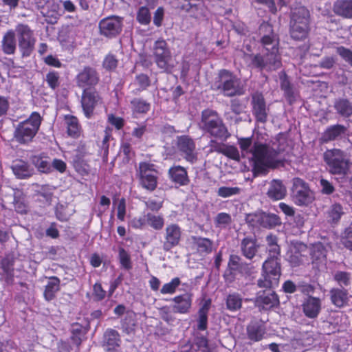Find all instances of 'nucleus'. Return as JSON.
I'll list each match as a JSON object with an SVG mask.
<instances>
[{"mask_svg":"<svg viewBox=\"0 0 352 352\" xmlns=\"http://www.w3.org/2000/svg\"><path fill=\"white\" fill-rule=\"evenodd\" d=\"M238 142L240 148L241 149L243 155H245L249 153L252 155V150L254 149V146H252V141L251 138H240L239 139Z\"/></svg>","mask_w":352,"mask_h":352,"instance_id":"6e6d98bb","label":"nucleus"},{"mask_svg":"<svg viewBox=\"0 0 352 352\" xmlns=\"http://www.w3.org/2000/svg\"><path fill=\"white\" fill-rule=\"evenodd\" d=\"M101 102V98L96 91L84 89L81 104L86 117L89 118L94 109Z\"/></svg>","mask_w":352,"mask_h":352,"instance_id":"6ab92c4d","label":"nucleus"},{"mask_svg":"<svg viewBox=\"0 0 352 352\" xmlns=\"http://www.w3.org/2000/svg\"><path fill=\"white\" fill-rule=\"evenodd\" d=\"M248 338L255 342L261 340L265 334V329L257 323H252L248 327Z\"/></svg>","mask_w":352,"mask_h":352,"instance_id":"e433bc0d","label":"nucleus"},{"mask_svg":"<svg viewBox=\"0 0 352 352\" xmlns=\"http://www.w3.org/2000/svg\"><path fill=\"white\" fill-rule=\"evenodd\" d=\"M201 123L203 129L211 136L224 140L230 135L221 118L213 110L206 109L202 111Z\"/></svg>","mask_w":352,"mask_h":352,"instance_id":"0eeeda50","label":"nucleus"},{"mask_svg":"<svg viewBox=\"0 0 352 352\" xmlns=\"http://www.w3.org/2000/svg\"><path fill=\"white\" fill-rule=\"evenodd\" d=\"M232 223L231 215L226 212H220L214 218L215 228L220 230L226 229Z\"/></svg>","mask_w":352,"mask_h":352,"instance_id":"58836bf2","label":"nucleus"},{"mask_svg":"<svg viewBox=\"0 0 352 352\" xmlns=\"http://www.w3.org/2000/svg\"><path fill=\"white\" fill-rule=\"evenodd\" d=\"M12 169L14 174L19 179L28 178L33 174V170L30 168L28 163L23 160L14 161Z\"/></svg>","mask_w":352,"mask_h":352,"instance_id":"c756f323","label":"nucleus"},{"mask_svg":"<svg viewBox=\"0 0 352 352\" xmlns=\"http://www.w3.org/2000/svg\"><path fill=\"white\" fill-rule=\"evenodd\" d=\"M327 169L332 175H346L350 168V160L346 153L339 148L327 150L323 154Z\"/></svg>","mask_w":352,"mask_h":352,"instance_id":"39448f33","label":"nucleus"},{"mask_svg":"<svg viewBox=\"0 0 352 352\" xmlns=\"http://www.w3.org/2000/svg\"><path fill=\"white\" fill-rule=\"evenodd\" d=\"M264 212H256L248 214L246 216V221L253 227H262V221Z\"/></svg>","mask_w":352,"mask_h":352,"instance_id":"864d4df0","label":"nucleus"},{"mask_svg":"<svg viewBox=\"0 0 352 352\" xmlns=\"http://www.w3.org/2000/svg\"><path fill=\"white\" fill-rule=\"evenodd\" d=\"M280 274V263L276 260L265 261L263 264L262 276L257 280V285L260 288H274L278 285Z\"/></svg>","mask_w":352,"mask_h":352,"instance_id":"6e6552de","label":"nucleus"},{"mask_svg":"<svg viewBox=\"0 0 352 352\" xmlns=\"http://www.w3.org/2000/svg\"><path fill=\"white\" fill-rule=\"evenodd\" d=\"M180 283L181 281L179 278H174L170 282L166 283L162 286L160 292L162 294H172L175 293L177 287L180 285Z\"/></svg>","mask_w":352,"mask_h":352,"instance_id":"603ef678","label":"nucleus"},{"mask_svg":"<svg viewBox=\"0 0 352 352\" xmlns=\"http://www.w3.org/2000/svg\"><path fill=\"white\" fill-rule=\"evenodd\" d=\"M211 300H206L199 310V319L197 328L199 330H206L207 329L208 314L210 307Z\"/></svg>","mask_w":352,"mask_h":352,"instance_id":"72a5a7b5","label":"nucleus"},{"mask_svg":"<svg viewBox=\"0 0 352 352\" xmlns=\"http://www.w3.org/2000/svg\"><path fill=\"white\" fill-rule=\"evenodd\" d=\"M59 78L58 73L52 71L47 74L45 80L49 87L54 89L59 86Z\"/></svg>","mask_w":352,"mask_h":352,"instance_id":"680f3d73","label":"nucleus"},{"mask_svg":"<svg viewBox=\"0 0 352 352\" xmlns=\"http://www.w3.org/2000/svg\"><path fill=\"white\" fill-rule=\"evenodd\" d=\"M302 309L308 318H316L322 310V300L318 297L309 296L304 300Z\"/></svg>","mask_w":352,"mask_h":352,"instance_id":"a211bd4d","label":"nucleus"},{"mask_svg":"<svg viewBox=\"0 0 352 352\" xmlns=\"http://www.w3.org/2000/svg\"><path fill=\"white\" fill-rule=\"evenodd\" d=\"M122 327L123 330L126 333H130L134 329L135 321H134V314L128 313L122 322Z\"/></svg>","mask_w":352,"mask_h":352,"instance_id":"052dcab7","label":"nucleus"},{"mask_svg":"<svg viewBox=\"0 0 352 352\" xmlns=\"http://www.w3.org/2000/svg\"><path fill=\"white\" fill-rule=\"evenodd\" d=\"M252 113L258 122L265 123L267 120L269 108L262 94L256 92L252 96Z\"/></svg>","mask_w":352,"mask_h":352,"instance_id":"dca6fc26","label":"nucleus"},{"mask_svg":"<svg viewBox=\"0 0 352 352\" xmlns=\"http://www.w3.org/2000/svg\"><path fill=\"white\" fill-rule=\"evenodd\" d=\"M278 298L273 291L258 294L255 300V304L263 309L272 308L278 305Z\"/></svg>","mask_w":352,"mask_h":352,"instance_id":"a878e982","label":"nucleus"},{"mask_svg":"<svg viewBox=\"0 0 352 352\" xmlns=\"http://www.w3.org/2000/svg\"><path fill=\"white\" fill-rule=\"evenodd\" d=\"M192 240L199 252L208 254L212 251L213 242L210 239L192 236Z\"/></svg>","mask_w":352,"mask_h":352,"instance_id":"473e14b6","label":"nucleus"},{"mask_svg":"<svg viewBox=\"0 0 352 352\" xmlns=\"http://www.w3.org/2000/svg\"><path fill=\"white\" fill-rule=\"evenodd\" d=\"M281 221L280 217L271 213H263L262 227L265 228H272L276 226L280 225Z\"/></svg>","mask_w":352,"mask_h":352,"instance_id":"a19ab883","label":"nucleus"},{"mask_svg":"<svg viewBox=\"0 0 352 352\" xmlns=\"http://www.w3.org/2000/svg\"><path fill=\"white\" fill-rule=\"evenodd\" d=\"M331 303L336 307L342 308L346 306L349 301V293L343 288L333 287L329 291Z\"/></svg>","mask_w":352,"mask_h":352,"instance_id":"4be33fe9","label":"nucleus"},{"mask_svg":"<svg viewBox=\"0 0 352 352\" xmlns=\"http://www.w3.org/2000/svg\"><path fill=\"white\" fill-rule=\"evenodd\" d=\"M264 28L268 29L270 33L261 38V43L266 51L264 56L260 54H245L244 60L250 65L260 69L276 70L282 66L280 55L278 54V41L270 25H265Z\"/></svg>","mask_w":352,"mask_h":352,"instance_id":"f257e3e1","label":"nucleus"},{"mask_svg":"<svg viewBox=\"0 0 352 352\" xmlns=\"http://www.w3.org/2000/svg\"><path fill=\"white\" fill-rule=\"evenodd\" d=\"M171 180L180 186L187 185L189 182L186 170L181 166H175L168 170Z\"/></svg>","mask_w":352,"mask_h":352,"instance_id":"cd10ccee","label":"nucleus"},{"mask_svg":"<svg viewBox=\"0 0 352 352\" xmlns=\"http://www.w3.org/2000/svg\"><path fill=\"white\" fill-rule=\"evenodd\" d=\"M122 19L112 16L102 19L99 23L100 34L106 37H114L122 31Z\"/></svg>","mask_w":352,"mask_h":352,"instance_id":"f8f14e48","label":"nucleus"},{"mask_svg":"<svg viewBox=\"0 0 352 352\" xmlns=\"http://www.w3.org/2000/svg\"><path fill=\"white\" fill-rule=\"evenodd\" d=\"M342 245L348 250L352 251V227L346 228L341 236Z\"/></svg>","mask_w":352,"mask_h":352,"instance_id":"13d9d810","label":"nucleus"},{"mask_svg":"<svg viewBox=\"0 0 352 352\" xmlns=\"http://www.w3.org/2000/svg\"><path fill=\"white\" fill-rule=\"evenodd\" d=\"M1 50L7 55L14 54L16 50L15 33L12 30L7 31L1 41Z\"/></svg>","mask_w":352,"mask_h":352,"instance_id":"b1692460","label":"nucleus"},{"mask_svg":"<svg viewBox=\"0 0 352 352\" xmlns=\"http://www.w3.org/2000/svg\"><path fill=\"white\" fill-rule=\"evenodd\" d=\"M311 255L314 260H321L327 255V250L322 243H316L312 245Z\"/></svg>","mask_w":352,"mask_h":352,"instance_id":"a18cd8bd","label":"nucleus"},{"mask_svg":"<svg viewBox=\"0 0 352 352\" xmlns=\"http://www.w3.org/2000/svg\"><path fill=\"white\" fill-rule=\"evenodd\" d=\"M131 103L133 111L137 113H146L150 109V104L141 99L135 98Z\"/></svg>","mask_w":352,"mask_h":352,"instance_id":"3c124183","label":"nucleus"},{"mask_svg":"<svg viewBox=\"0 0 352 352\" xmlns=\"http://www.w3.org/2000/svg\"><path fill=\"white\" fill-rule=\"evenodd\" d=\"M245 104L239 99H233L230 101V109L232 113L236 116H239L245 111Z\"/></svg>","mask_w":352,"mask_h":352,"instance_id":"bf43d9fd","label":"nucleus"},{"mask_svg":"<svg viewBox=\"0 0 352 352\" xmlns=\"http://www.w3.org/2000/svg\"><path fill=\"white\" fill-rule=\"evenodd\" d=\"M41 123V117L33 112L25 120L19 122L14 132V139L21 144H27L32 141Z\"/></svg>","mask_w":352,"mask_h":352,"instance_id":"20e7f679","label":"nucleus"},{"mask_svg":"<svg viewBox=\"0 0 352 352\" xmlns=\"http://www.w3.org/2000/svg\"><path fill=\"white\" fill-rule=\"evenodd\" d=\"M15 31L18 37V43L28 41H36L33 31L26 24H18L16 26Z\"/></svg>","mask_w":352,"mask_h":352,"instance_id":"2f4dec72","label":"nucleus"},{"mask_svg":"<svg viewBox=\"0 0 352 352\" xmlns=\"http://www.w3.org/2000/svg\"><path fill=\"white\" fill-rule=\"evenodd\" d=\"M35 43L36 41L19 43V50L23 58L28 57L32 54L34 50Z\"/></svg>","mask_w":352,"mask_h":352,"instance_id":"09e8293b","label":"nucleus"},{"mask_svg":"<svg viewBox=\"0 0 352 352\" xmlns=\"http://www.w3.org/2000/svg\"><path fill=\"white\" fill-rule=\"evenodd\" d=\"M151 14L148 8L146 7H141L137 13V20L142 25H148L151 22Z\"/></svg>","mask_w":352,"mask_h":352,"instance_id":"5fc2aeb1","label":"nucleus"},{"mask_svg":"<svg viewBox=\"0 0 352 352\" xmlns=\"http://www.w3.org/2000/svg\"><path fill=\"white\" fill-rule=\"evenodd\" d=\"M344 214L342 206L339 204L331 206L328 210V218L333 223H337Z\"/></svg>","mask_w":352,"mask_h":352,"instance_id":"37998d69","label":"nucleus"},{"mask_svg":"<svg viewBox=\"0 0 352 352\" xmlns=\"http://www.w3.org/2000/svg\"><path fill=\"white\" fill-rule=\"evenodd\" d=\"M119 258L122 265L124 268L130 269L131 267L130 256L123 248L119 250Z\"/></svg>","mask_w":352,"mask_h":352,"instance_id":"69168bd1","label":"nucleus"},{"mask_svg":"<svg viewBox=\"0 0 352 352\" xmlns=\"http://www.w3.org/2000/svg\"><path fill=\"white\" fill-rule=\"evenodd\" d=\"M120 338L119 333L113 329H108L104 333V344L109 351L113 350L120 346Z\"/></svg>","mask_w":352,"mask_h":352,"instance_id":"7c9ffc66","label":"nucleus"},{"mask_svg":"<svg viewBox=\"0 0 352 352\" xmlns=\"http://www.w3.org/2000/svg\"><path fill=\"white\" fill-rule=\"evenodd\" d=\"M65 124L67 126V131L69 136L76 138L80 136V126L78 119L73 116H65Z\"/></svg>","mask_w":352,"mask_h":352,"instance_id":"c9c22d12","label":"nucleus"},{"mask_svg":"<svg viewBox=\"0 0 352 352\" xmlns=\"http://www.w3.org/2000/svg\"><path fill=\"white\" fill-rule=\"evenodd\" d=\"M218 151L232 160L236 161L240 160L239 152L234 146L225 145L223 147L219 148Z\"/></svg>","mask_w":352,"mask_h":352,"instance_id":"8fccbe9b","label":"nucleus"},{"mask_svg":"<svg viewBox=\"0 0 352 352\" xmlns=\"http://www.w3.org/2000/svg\"><path fill=\"white\" fill-rule=\"evenodd\" d=\"M147 226L154 230H160L164 226V219L162 215H156L153 213L146 214Z\"/></svg>","mask_w":352,"mask_h":352,"instance_id":"ea45409f","label":"nucleus"},{"mask_svg":"<svg viewBox=\"0 0 352 352\" xmlns=\"http://www.w3.org/2000/svg\"><path fill=\"white\" fill-rule=\"evenodd\" d=\"M182 229L175 223L168 225L165 228L162 248L165 252L170 251L179 245L182 239Z\"/></svg>","mask_w":352,"mask_h":352,"instance_id":"ddd939ff","label":"nucleus"},{"mask_svg":"<svg viewBox=\"0 0 352 352\" xmlns=\"http://www.w3.org/2000/svg\"><path fill=\"white\" fill-rule=\"evenodd\" d=\"M99 76L96 71L90 67H85L76 76L78 87L87 89L98 84Z\"/></svg>","mask_w":352,"mask_h":352,"instance_id":"f3484780","label":"nucleus"},{"mask_svg":"<svg viewBox=\"0 0 352 352\" xmlns=\"http://www.w3.org/2000/svg\"><path fill=\"white\" fill-rule=\"evenodd\" d=\"M338 54L352 67V51L344 47L337 48Z\"/></svg>","mask_w":352,"mask_h":352,"instance_id":"e2e57ef3","label":"nucleus"},{"mask_svg":"<svg viewBox=\"0 0 352 352\" xmlns=\"http://www.w3.org/2000/svg\"><path fill=\"white\" fill-rule=\"evenodd\" d=\"M177 148L184 159L191 163L197 160L195 153V143L194 140L188 135L177 137L176 142Z\"/></svg>","mask_w":352,"mask_h":352,"instance_id":"2eb2a0df","label":"nucleus"},{"mask_svg":"<svg viewBox=\"0 0 352 352\" xmlns=\"http://www.w3.org/2000/svg\"><path fill=\"white\" fill-rule=\"evenodd\" d=\"M346 127L341 124L330 126L323 133L322 140L324 142H328L342 138L346 134Z\"/></svg>","mask_w":352,"mask_h":352,"instance_id":"5701e85b","label":"nucleus"},{"mask_svg":"<svg viewBox=\"0 0 352 352\" xmlns=\"http://www.w3.org/2000/svg\"><path fill=\"white\" fill-rule=\"evenodd\" d=\"M334 108L337 113L343 117H349L352 115V104L346 99L339 98L334 102Z\"/></svg>","mask_w":352,"mask_h":352,"instance_id":"f704fd0d","label":"nucleus"},{"mask_svg":"<svg viewBox=\"0 0 352 352\" xmlns=\"http://www.w3.org/2000/svg\"><path fill=\"white\" fill-rule=\"evenodd\" d=\"M60 279L56 276L48 278L43 293L46 300L50 301L55 298L56 294L60 290Z\"/></svg>","mask_w":352,"mask_h":352,"instance_id":"c85d7f7f","label":"nucleus"},{"mask_svg":"<svg viewBox=\"0 0 352 352\" xmlns=\"http://www.w3.org/2000/svg\"><path fill=\"white\" fill-rule=\"evenodd\" d=\"M351 275L349 272L336 271L333 274V279L341 287L348 286L350 284Z\"/></svg>","mask_w":352,"mask_h":352,"instance_id":"de8ad7c7","label":"nucleus"},{"mask_svg":"<svg viewBox=\"0 0 352 352\" xmlns=\"http://www.w3.org/2000/svg\"><path fill=\"white\" fill-rule=\"evenodd\" d=\"M175 302L173 309L175 312L179 314L188 313L192 305V295L188 293L175 296L173 298Z\"/></svg>","mask_w":352,"mask_h":352,"instance_id":"412c9836","label":"nucleus"},{"mask_svg":"<svg viewBox=\"0 0 352 352\" xmlns=\"http://www.w3.org/2000/svg\"><path fill=\"white\" fill-rule=\"evenodd\" d=\"M333 12L346 19H352V0H337L333 5Z\"/></svg>","mask_w":352,"mask_h":352,"instance_id":"393cba45","label":"nucleus"},{"mask_svg":"<svg viewBox=\"0 0 352 352\" xmlns=\"http://www.w3.org/2000/svg\"><path fill=\"white\" fill-rule=\"evenodd\" d=\"M154 58L157 67L165 72H170L175 66L167 43L163 39L154 44Z\"/></svg>","mask_w":352,"mask_h":352,"instance_id":"9d476101","label":"nucleus"},{"mask_svg":"<svg viewBox=\"0 0 352 352\" xmlns=\"http://www.w3.org/2000/svg\"><path fill=\"white\" fill-rule=\"evenodd\" d=\"M307 252V246L303 243H292L286 253V259L292 266H299L304 262Z\"/></svg>","mask_w":352,"mask_h":352,"instance_id":"4468645a","label":"nucleus"},{"mask_svg":"<svg viewBox=\"0 0 352 352\" xmlns=\"http://www.w3.org/2000/svg\"><path fill=\"white\" fill-rule=\"evenodd\" d=\"M242 306V298L237 293L230 294L226 298V307L228 310L236 311Z\"/></svg>","mask_w":352,"mask_h":352,"instance_id":"4c0bfd02","label":"nucleus"},{"mask_svg":"<svg viewBox=\"0 0 352 352\" xmlns=\"http://www.w3.org/2000/svg\"><path fill=\"white\" fill-rule=\"evenodd\" d=\"M32 161L40 172L47 173L51 171V163L47 159L34 156Z\"/></svg>","mask_w":352,"mask_h":352,"instance_id":"79ce46f5","label":"nucleus"},{"mask_svg":"<svg viewBox=\"0 0 352 352\" xmlns=\"http://www.w3.org/2000/svg\"><path fill=\"white\" fill-rule=\"evenodd\" d=\"M320 192L323 195H329L336 191V188L333 184L328 179L320 178Z\"/></svg>","mask_w":352,"mask_h":352,"instance_id":"4d7b16f0","label":"nucleus"},{"mask_svg":"<svg viewBox=\"0 0 352 352\" xmlns=\"http://www.w3.org/2000/svg\"><path fill=\"white\" fill-rule=\"evenodd\" d=\"M241 191V188L237 186H221L218 188L217 195L222 198H229L240 194Z\"/></svg>","mask_w":352,"mask_h":352,"instance_id":"c03bdc74","label":"nucleus"},{"mask_svg":"<svg viewBox=\"0 0 352 352\" xmlns=\"http://www.w3.org/2000/svg\"><path fill=\"white\" fill-rule=\"evenodd\" d=\"M310 13L303 6L294 8L290 15L289 34L295 41H304L310 31Z\"/></svg>","mask_w":352,"mask_h":352,"instance_id":"7ed1b4c3","label":"nucleus"},{"mask_svg":"<svg viewBox=\"0 0 352 352\" xmlns=\"http://www.w3.org/2000/svg\"><path fill=\"white\" fill-rule=\"evenodd\" d=\"M287 195V188L280 179H272L267 192V197L274 201L285 198Z\"/></svg>","mask_w":352,"mask_h":352,"instance_id":"aec40b11","label":"nucleus"},{"mask_svg":"<svg viewBox=\"0 0 352 352\" xmlns=\"http://www.w3.org/2000/svg\"><path fill=\"white\" fill-rule=\"evenodd\" d=\"M93 295L94 299L100 301L103 300L106 296V291H104L100 283H96L93 286Z\"/></svg>","mask_w":352,"mask_h":352,"instance_id":"0e129e2a","label":"nucleus"},{"mask_svg":"<svg viewBox=\"0 0 352 352\" xmlns=\"http://www.w3.org/2000/svg\"><path fill=\"white\" fill-rule=\"evenodd\" d=\"M215 89L228 97L241 96L245 93L241 80L232 73L223 69L219 74V81L214 84Z\"/></svg>","mask_w":352,"mask_h":352,"instance_id":"423d86ee","label":"nucleus"},{"mask_svg":"<svg viewBox=\"0 0 352 352\" xmlns=\"http://www.w3.org/2000/svg\"><path fill=\"white\" fill-rule=\"evenodd\" d=\"M133 85L138 87L136 90L133 91L135 94H137L146 89L150 85V80L146 75L142 74L135 77Z\"/></svg>","mask_w":352,"mask_h":352,"instance_id":"49530a36","label":"nucleus"},{"mask_svg":"<svg viewBox=\"0 0 352 352\" xmlns=\"http://www.w3.org/2000/svg\"><path fill=\"white\" fill-rule=\"evenodd\" d=\"M157 172L155 169V166L146 162L139 164L138 175L140 180V184L144 189L153 191L157 185Z\"/></svg>","mask_w":352,"mask_h":352,"instance_id":"9b49d317","label":"nucleus"},{"mask_svg":"<svg viewBox=\"0 0 352 352\" xmlns=\"http://www.w3.org/2000/svg\"><path fill=\"white\" fill-rule=\"evenodd\" d=\"M255 174L265 175L270 169L283 167L285 157L280 149H276L263 144H254L251 157Z\"/></svg>","mask_w":352,"mask_h":352,"instance_id":"f03ea898","label":"nucleus"},{"mask_svg":"<svg viewBox=\"0 0 352 352\" xmlns=\"http://www.w3.org/2000/svg\"><path fill=\"white\" fill-rule=\"evenodd\" d=\"M291 198L297 206H308L314 200V194L309 184L302 179L294 177L292 180Z\"/></svg>","mask_w":352,"mask_h":352,"instance_id":"1a4fd4ad","label":"nucleus"},{"mask_svg":"<svg viewBox=\"0 0 352 352\" xmlns=\"http://www.w3.org/2000/svg\"><path fill=\"white\" fill-rule=\"evenodd\" d=\"M146 223V214L142 217H135L130 221V226L135 229L143 228Z\"/></svg>","mask_w":352,"mask_h":352,"instance_id":"774afa93","label":"nucleus"},{"mask_svg":"<svg viewBox=\"0 0 352 352\" xmlns=\"http://www.w3.org/2000/svg\"><path fill=\"white\" fill-rule=\"evenodd\" d=\"M269 257L266 261L276 260L278 263H280V249L278 244L268 246Z\"/></svg>","mask_w":352,"mask_h":352,"instance_id":"338daca9","label":"nucleus"},{"mask_svg":"<svg viewBox=\"0 0 352 352\" xmlns=\"http://www.w3.org/2000/svg\"><path fill=\"white\" fill-rule=\"evenodd\" d=\"M258 245L256 240L252 237H245L241 243L242 254L248 259H252L258 251Z\"/></svg>","mask_w":352,"mask_h":352,"instance_id":"bb28decb","label":"nucleus"}]
</instances>
